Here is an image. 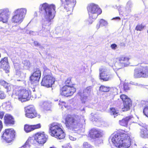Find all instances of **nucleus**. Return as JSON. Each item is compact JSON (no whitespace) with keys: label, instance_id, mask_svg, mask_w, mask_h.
Wrapping results in <instances>:
<instances>
[{"label":"nucleus","instance_id":"f257e3e1","mask_svg":"<svg viewBox=\"0 0 148 148\" xmlns=\"http://www.w3.org/2000/svg\"><path fill=\"white\" fill-rule=\"evenodd\" d=\"M111 141L118 148H128L131 144L130 135L120 133L112 135Z\"/></svg>","mask_w":148,"mask_h":148},{"label":"nucleus","instance_id":"f03ea898","mask_svg":"<svg viewBox=\"0 0 148 148\" xmlns=\"http://www.w3.org/2000/svg\"><path fill=\"white\" fill-rule=\"evenodd\" d=\"M39 8L43 12L44 24L48 25H50L51 20L55 16V5L53 4L49 5L45 3L41 5Z\"/></svg>","mask_w":148,"mask_h":148},{"label":"nucleus","instance_id":"7ed1b4c3","mask_svg":"<svg viewBox=\"0 0 148 148\" xmlns=\"http://www.w3.org/2000/svg\"><path fill=\"white\" fill-rule=\"evenodd\" d=\"M49 132L52 136L60 139H64L65 134L61 128L62 125L59 123H53L49 125Z\"/></svg>","mask_w":148,"mask_h":148},{"label":"nucleus","instance_id":"20e7f679","mask_svg":"<svg viewBox=\"0 0 148 148\" xmlns=\"http://www.w3.org/2000/svg\"><path fill=\"white\" fill-rule=\"evenodd\" d=\"M89 18L88 24H91L93 20L95 19L98 15L102 12V10L98 5L94 3L89 4L87 7Z\"/></svg>","mask_w":148,"mask_h":148},{"label":"nucleus","instance_id":"39448f33","mask_svg":"<svg viewBox=\"0 0 148 148\" xmlns=\"http://www.w3.org/2000/svg\"><path fill=\"white\" fill-rule=\"evenodd\" d=\"M27 12V9L25 8L18 9L15 10L14 12V15L12 18V22L18 24H20L23 21Z\"/></svg>","mask_w":148,"mask_h":148},{"label":"nucleus","instance_id":"423d86ee","mask_svg":"<svg viewBox=\"0 0 148 148\" xmlns=\"http://www.w3.org/2000/svg\"><path fill=\"white\" fill-rule=\"evenodd\" d=\"M66 125L67 128H77L80 123V117L78 115L67 116L65 120Z\"/></svg>","mask_w":148,"mask_h":148},{"label":"nucleus","instance_id":"0eeeda50","mask_svg":"<svg viewBox=\"0 0 148 148\" xmlns=\"http://www.w3.org/2000/svg\"><path fill=\"white\" fill-rule=\"evenodd\" d=\"M148 77V67L142 66L134 70V77L135 78H145Z\"/></svg>","mask_w":148,"mask_h":148},{"label":"nucleus","instance_id":"6e6552de","mask_svg":"<svg viewBox=\"0 0 148 148\" xmlns=\"http://www.w3.org/2000/svg\"><path fill=\"white\" fill-rule=\"evenodd\" d=\"M30 94L31 92L28 89L20 87L18 93V99L22 102L28 101Z\"/></svg>","mask_w":148,"mask_h":148},{"label":"nucleus","instance_id":"1a4fd4ad","mask_svg":"<svg viewBox=\"0 0 148 148\" xmlns=\"http://www.w3.org/2000/svg\"><path fill=\"white\" fill-rule=\"evenodd\" d=\"M15 132L13 129H5L2 136V138L8 143H10L13 139L15 137Z\"/></svg>","mask_w":148,"mask_h":148},{"label":"nucleus","instance_id":"9d476101","mask_svg":"<svg viewBox=\"0 0 148 148\" xmlns=\"http://www.w3.org/2000/svg\"><path fill=\"white\" fill-rule=\"evenodd\" d=\"M100 79L104 81H108L111 77L109 70L105 67H101L99 69Z\"/></svg>","mask_w":148,"mask_h":148},{"label":"nucleus","instance_id":"9b49d317","mask_svg":"<svg viewBox=\"0 0 148 148\" xmlns=\"http://www.w3.org/2000/svg\"><path fill=\"white\" fill-rule=\"evenodd\" d=\"M76 90L74 87L66 85L62 88L60 93L62 95L67 97L72 95Z\"/></svg>","mask_w":148,"mask_h":148},{"label":"nucleus","instance_id":"f8f14e48","mask_svg":"<svg viewBox=\"0 0 148 148\" xmlns=\"http://www.w3.org/2000/svg\"><path fill=\"white\" fill-rule=\"evenodd\" d=\"M55 81V78L52 75H49L47 76H44L41 82L42 86L50 87L52 86Z\"/></svg>","mask_w":148,"mask_h":148},{"label":"nucleus","instance_id":"ddd939ff","mask_svg":"<svg viewBox=\"0 0 148 148\" xmlns=\"http://www.w3.org/2000/svg\"><path fill=\"white\" fill-rule=\"evenodd\" d=\"M61 1L67 11H72L76 3L75 0H61Z\"/></svg>","mask_w":148,"mask_h":148},{"label":"nucleus","instance_id":"4468645a","mask_svg":"<svg viewBox=\"0 0 148 148\" xmlns=\"http://www.w3.org/2000/svg\"><path fill=\"white\" fill-rule=\"evenodd\" d=\"M121 99L124 102V107L122 108L123 111H128L130 109L132 106V103L130 99L127 96L125 95H122L120 96Z\"/></svg>","mask_w":148,"mask_h":148},{"label":"nucleus","instance_id":"2eb2a0df","mask_svg":"<svg viewBox=\"0 0 148 148\" xmlns=\"http://www.w3.org/2000/svg\"><path fill=\"white\" fill-rule=\"evenodd\" d=\"M10 12L8 9H4L0 10V21L3 23H8Z\"/></svg>","mask_w":148,"mask_h":148},{"label":"nucleus","instance_id":"dca6fc26","mask_svg":"<svg viewBox=\"0 0 148 148\" xmlns=\"http://www.w3.org/2000/svg\"><path fill=\"white\" fill-rule=\"evenodd\" d=\"M34 139L38 143L43 144L46 142L47 139V136L43 132H38L35 134Z\"/></svg>","mask_w":148,"mask_h":148},{"label":"nucleus","instance_id":"f3484780","mask_svg":"<svg viewBox=\"0 0 148 148\" xmlns=\"http://www.w3.org/2000/svg\"><path fill=\"white\" fill-rule=\"evenodd\" d=\"M41 76L40 70L37 69L33 73L30 77V79L32 84L37 83L38 82Z\"/></svg>","mask_w":148,"mask_h":148},{"label":"nucleus","instance_id":"a211bd4d","mask_svg":"<svg viewBox=\"0 0 148 148\" xmlns=\"http://www.w3.org/2000/svg\"><path fill=\"white\" fill-rule=\"evenodd\" d=\"M25 110V115L26 117L32 118L36 116V112L33 106L28 107Z\"/></svg>","mask_w":148,"mask_h":148},{"label":"nucleus","instance_id":"6ab92c4d","mask_svg":"<svg viewBox=\"0 0 148 148\" xmlns=\"http://www.w3.org/2000/svg\"><path fill=\"white\" fill-rule=\"evenodd\" d=\"M102 135V131L99 129H93L90 132V137L92 138L95 139L101 137Z\"/></svg>","mask_w":148,"mask_h":148},{"label":"nucleus","instance_id":"aec40b11","mask_svg":"<svg viewBox=\"0 0 148 148\" xmlns=\"http://www.w3.org/2000/svg\"><path fill=\"white\" fill-rule=\"evenodd\" d=\"M0 68L5 70L6 73L9 72L10 68L7 57H5L1 59L0 62Z\"/></svg>","mask_w":148,"mask_h":148},{"label":"nucleus","instance_id":"412c9836","mask_svg":"<svg viewBox=\"0 0 148 148\" xmlns=\"http://www.w3.org/2000/svg\"><path fill=\"white\" fill-rule=\"evenodd\" d=\"M92 91V88L90 86L87 87L83 91V93L80 95L81 99L83 102L85 103L87 99V96L89 95Z\"/></svg>","mask_w":148,"mask_h":148},{"label":"nucleus","instance_id":"4be33fe9","mask_svg":"<svg viewBox=\"0 0 148 148\" xmlns=\"http://www.w3.org/2000/svg\"><path fill=\"white\" fill-rule=\"evenodd\" d=\"M130 58L129 56H122L119 58V63L122 66H127L130 64L129 61Z\"/></svg>","mask_w":148,"mask_h":148},{"label":"nucleus","instance_id":"5701e85b","mask_svg":"<svg viewBox=\"0 0 148 148\" xmlns=\"http://www.w3.org/2000/svg\"><path fill=\"white\" fill-rule=\"evenodd\" d=\"M41 125L40 124H38L34 125H25L24 127V130L25 131L28 133L31 132L33 130L40 128Z\"/></svg>","mask_w":148,"mask_h":148},{"label":"nucleus","instance_id":"b1692460","mask_svg":"<svg viewBox=\"0 0 148 148\" xmlns=\"http://www.w3.org/2000/svg\"><path fill=\"white\" fill-rule=\"evenodd\" d=\"M5 123L8 125L14 124V119L12 116L8 114H6L4 117Z\"/></svg>","mask_w":148,"mask_h":148},{"label":"nucleus","instance_id":"393cba45","mask_svg":"<svg viewBox=\"0 0 148 148\" xmlns=\"http://www.w3.org/2000/svg\"><path fill=\"white\" fill-rule=\"evenodd\" d=\"M132 118V117L131 116L127 117L122 120H120L119 124L122 126L126 127L127 125L128 121L131 120Z\"/></svg>","mask_w":148,"mask_h":148},{"label":"nucleus","instance_id":"a878e982","mask_svg":"<svg viewBox=\"0 0 148 148\" xmlns=\"http://www.w3.org/2000/svg\"><path fill=\"white\" fill-rule=\"evenodd\" d=\"M147 131H148V126L146 127V128L142 129L140 132L141 137L144 138H147L148 135Z\"/></svg>","mask_w":148,"mask_h":148},{"label":"nucleus","instance_id":"bb28decb","mask_svg":"<svg viewBox=\"0 0 148 148\" xmlns=\"http://www.w3.org/2000/svg\"><path fill=\"white\" fill-rule=\"evenodd\" d=\"M0 83L1 85L3 86L5 88L7 89V92L11 90V87L10 85L6 82L4 80H1L0 81Z\"/></svg>","mask_w":148,"mask_h":148},{"label":"nucleus","instance_id":"cd10ccee","mask_svg":"<svg viewBox=\"0 0 148 148\" xmlns=\"http://www.w3.org/2000/svg\"><path fill=\"white\" fill-rule=\"evenodd\" d=\"M49 75H52L51 71L47 67H44L43 75L44 76H47Z\"/></svg>","mask_w":148,"mask_h":148},{"label":"nucleus","instance_id":"c85d7f7f","mask_svg":"<svg viewBox=\"0 0 148 148\" xmlns=\"http://www.w3.org/2000/svg\"><path fill=\"white\" fill-rule=\"evenodd\" d=\"M110 89V88L109 87L101 85L99 88V90L102 92H108L109 91Z\"/></svg>","mask_w":148,"mask_h":148},{"label":"nucleus","instance_id":"c756f323","mask_svg":"<svg viewBox=\"0 0 148 148\" xmlns=\"http://www.w3.org/2000/svg\"><path fill=\"white\" fill-rule=\"evenodd\" d=\"M32 139L31 138H29L26 141L25 145L22 146V148H30V142H31Z\"/></svg>","mask_w":148,"mask_h":148},{"label":"nucleus","instance_id":"7c9ffc66","mask_svg":"<svg viewBox=\"0 0 148 148\" xmlns=\"http://www.w3.org/2000/svg\"><path fill=\"white\" fill-rule=\"evenodd\" d=\"M22 63L24 66L27 68L31 66V64L29 61L28 60L23 61Z\"/></svg>","mask_w":148,"mask_h":148},{"label":"nucleus","instance_id":"2f4dec72","mask_svg":"<svg viewBox=\"0 0 148 148\" xmlns=\"http://www.w3.org/2000/svg\"><path fill=\"white\" fill-rule=\"evenodd\" d=\"M110 113L111 115H114L117 114L118 113V112L116 110L115 108H110Z\"/></svg>","mask_w":148,"mask_h":148},{"label":"nucleus","instance_id":"473e14b6","mask_svg":"<svg viewBox=\"0 0 148 148\" xmlns=\"http://www.w3.org/2000/svg\"><path fill=\"white\" fill-rule=\"evenodd\" d=\"M100 25L101 26H105L107 25L108 22L105 20L103 19H101L99 21Z\"/></svg>","mask_w":148,"mask_h":148},{"label":"nucleus","instance_id":"72a5a7b5","mask_svg":"<svg viewBox=\"0 0 148 148\" xmlns=\"http://www.w3.org/2000/svg\"><path fill=\"white\" fill-rule=\"evenodd\" d=\"M144 26L142 25H137L136 27V29L137 31H141L144 28Z\"/></svg>","mask_w":148,"mask_h":148},{"label":"nucleus","instance_id":"f704fd0d","mask_svg":"<svg viewBox=\"0 0 148 148\" xmlns=\"http://www.w3.org/2000/svg\"><path fill=\"white\" fill-rule=\"evenodd\" d=\"M143 113L147 117V114H148V106L145 107L143 110Z\"/></svg>","mask_w":148,"mask_h":148},{"label":"nucleus","instance_id":"c9c22d12","mask_svg":"<svg viewBox=\"0 0 148 148\" xmlns=\"http://www.w3.org/2000/svg\"><path fill=\"white\" fill-rule=\"evenodd\" d=\"M128 84L127 83H125L123 84V89L125 91H126L129 89Z\"/></svg>","mask_w":148,"mask_h":148},{"label":"nucleus","instance_id":"e433bc0d","mask_svg":"<svg viewBox=\"0 0 148 148\" xmlns=\"http://www.w3.org/2000/svg\"><path fill=\"white\" fill-rule=\"evenodd\" d=\"M6 109L8 110H10L12 109V106L10 103H8L6 106Z\"/></svg>","mask_w":148,"mask_h":148},{"label":"nucleus","instance_id":"4c0bfd02","mask_svg":"<svg viewBox=\"0 0 148 148\" xmlns=\"http://www.w3.org/2000/svg\"><path fill=\"white\" fill-rule=\"evenodd\" d=\"M5 97V95L4 93L2 91H0V98L1 99H4Z\"/></svg>","mask_w":148,"mask_h":148},{"label":"nucleus","instance_id":"58836bf2","mask_svg":"<svg viewBox=\"0 0 148 148\" xmlns=\"http://www.w3.org/2000/svg\"><path fill=\"white\" fill-rule=\"evenodd\" d=\"M59 105H61L62 106H64L65 108H66V103L63 101L60 100V103H59Z\"/></svg>","mask_w":148,"mask_h":148},{"label":"nucleus","instance_id":"ea45409f","mask_svg":"<svg viewBox=\"0 0 148 148\" xmlns=\"http://www.w3.org/2000/svg\"><path fill=\"white\" fill-rule=\"evenodd\" d=\"M84 148H90V146L88 145L87 142H84L83 144Z\"/></svg>","mask_w":148,"mask_h":148},{"label":"nucleus","instance_id":"a19ab883","mask_svg":"<svg viewBox=\"0 0 148 148\" xmlns=\"http://www.w3.org/2000/svg\"><path fill=\"white\" fill-rule=\"evenodd\" d=\"M14 67L17 70H18L20 67L19 64L15 63H14Z\"/></svg>","mask_w":148,"mask_h":148},{"label":"nucleus","instance_id":"79ce46f5","mask_svg":"<svg viewBox=\"0 0 148 148\" xmlns=\"http://www.w3.org/2000/svg\"><path fill=\"white\" fill-rule=\"evenodd\" d=\"M117 45L115 44H112L111 45V48L114 50L116 49L117 48Z\"/></svg>","mask_w":148,"mask_h":148},{"label":"nucleus","instance_id":"37998d69","mask_svg":"<svg viewBox=\"0 0 148 148\" xmlns=\"http://www.w3.org/2000/svg\"><path fill=\"white\" fill-rule=\"evenodd\" d=\"M69 138L70 140H75L76 139V138L73 137V136H72L71 135H69Z\"/></svg>","mask_w":148,"mask_h":148},{"label":"nucleus","instance_id":"c03bdc74","mask_svg":"<svg viewBox=\"0 0 148 148\" xmlns=\"http://www.w3.org/2000/svg\"><path fill=\"white\" fill-rule=\"evenodd\" d=\"M4 113L3 112H0V118L2 119L4 116Z\"/></svg>","mask_w":148,"mask_h":148},{"label":"nucleus","instance_id":"a18cd8bd","mask_svg":"<svg viewBox=\"0 0 148 148\" xmlns=\"http://www.w3.org/2000/svg\"><path fill=\"white\" fill-rule=\"evenodd\" d=\"M44 106H45V108L46 109H47V108L46 107V106L47 107H49V105L47 104V103H44L43 104Z\"/></svg>","mask_w":148,"mask_h":148},{"label":"nucleus","instance_id":"49530a36","mask_svg":"<svg viewBox=\"0 0 148 148\" xmlns=\"http://www.w3.org/2000/svg\"><path fill=\"white\" fill-rule=\"evenodd\" d=\"M3 127L2 123L1 121L0 120V132Z\"/></svg>","mask_w":148,"mask_h":148},{"label":"nucleus","instance_id":"de8ad7c7","mask_svg":"<svg viewBox=\"0 0 148 148\" xmlns=\"http://www.w3.org/2000/svg\"><path fill=\"white\" fill-rule=\"evenodd\" d=\"M65 148H72L70 144H68L65 146Z\"/></svg>","mask_w":148,"mask_h":148},{"label":"nucleus","instance_id":"09e8293b","mask_svg":"<svg viewBox=\"0 0 148 148\" xmlns=\"http://www.w3.org/2000/svg\"><path fill=\"white\" fill-rule=\"evenodd\" d=\"M34 45H36V46H38L39 45V43H38V42H37V41H34Z\"/></svg>","mask_w":148,"mask_h":148},{"label":"nucleus","instance_id":"8fccbe9b","mask_svg":"<svg viewBox=\"0 0 148 148\" xmlns=\"http://www.w3.org/2000/svg\"><path fill=\"white\" fill-rule=\"evenodd\" d=\"M113 20H114V19H115V20H120V18L119 17H116L115 18H113V19H112Z\"/></svg>","mask_w":148,"mask_h":148},{"label":"nucleus","instance_id":"3c124183","mask_svg":"<svg viewBox=\"0 0 148 148\" xmlns=\"http://www.w3.org/2000/svg\"><path fill=\"white\" fill-rule=\"evenodd\" d=\"M100 25H100V24L99 25V24L97 25V26H96L97 28L98 29H99L100 27Z\"/></svg>","mask_w":148,"mask_h":148},{"label":"nucleus","instance_id":"603ef678","mask_svg":"<svg viewBox=\"0 0 148 148\" xmlns=\"http://www.w3.org/2000/svg\"><path fill=\"white\" fill-rule=\"evenodd\" d=\"M130 83L131 84H134V85H137L138 84L137 83H134V82H131Z\"/></svg>","mask_w":148,"mask_h":148},{"label":"nucleus","instance_id":"864d4df0","mask_svg":"<svg viewBox=\"0 0 148 148\" xmlns=\"http://www.w3.org/2000/svg\"><path fill=\"white\" fill-rule=\"evenodd\" d=\"M70 80H67L66 82V84H68L70 82Z\"/></svg>","mask_w":148,"mask_h":148},{"label":"nucleus","instance_id":"5fc2aeb1","mask_svg":"<svg viewBox=\"0 0 148 148\" xmlns=\"http://www.w3.org/2000/svg\"><path fill=\"white\" fill-rule=\"evenodd\" d=\"M49 148H56L54 146H53V147H50Z\"/></svg>","mask_w":148,"mask_h":148},{"label":"nucleus","instance_id":"6e6d98bb","mask_svg":"<svg viewBox=\"0 0 148 148\" xmlns=\"http://www.w3.org/2000/svg\"><path fill=\"white\" fill-rule=\"evenodd\" d=\"M1 57V53H0V57Z\"/></svg>","mask_w":148,"mask_h":148},{"label":"nucleus","instance_id":"4d7b16f0","mask_svg":"<svg viewBox=\"0 0 148 148\" xmlns=\"http://www.w3.org/2000/svg\"><path fill=\"white\" fill-rule=\"evenodd\" d=\"M147 32L148 33V30L147 31Z\"/></svg>","mask_w":148,"mask_h":148},{"label":"nucleus","instance_id":"13d9d810","mask_svg":"<svg viewBox=\"0 0 148 148\" xmlns=\"http://www.w3.org/2000/svg\"><path fill=\"white\" fill-rule=\"evenodd\" d=\"M147 117H148V114H147Z\"/></svg>","mask_w":148,"mask_h":148}]
</instances>
